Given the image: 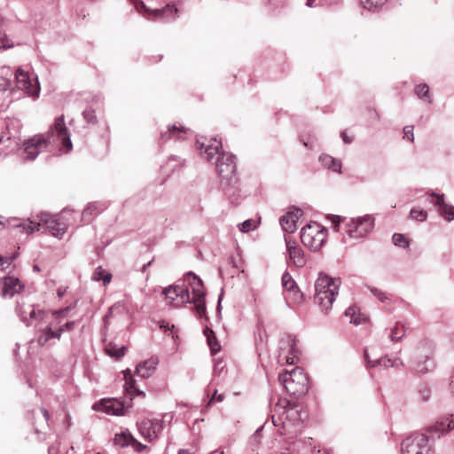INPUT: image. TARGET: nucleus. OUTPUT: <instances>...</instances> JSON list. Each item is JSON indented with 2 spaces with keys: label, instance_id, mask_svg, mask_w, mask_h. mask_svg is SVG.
<instances>
[{
  "label": "nucleus",
  "instance_id": "obj_1",
  "mask_svg": "<svg viewBox=\"0 0 454 454\" xmlns=\"http://www.w3.org/2000/svg\"><path fill=\"white\" fill-rule=\"evenodd\" d=\"M308 411L298 403H291L286 398H279L271 415L272 423L278 427V433L287 435L289 439L301 434Z\"/></svg>",
  "mask_w": 454,
  "mask_h": 454
},
{
  "label": "nucleus",
  "instance_id": "obj_2",
  "mask_svg": "<svg viewBox=\"0 0 454 454\" xmlns=\"http://www.w3.org/2000/svg\"><path fill=\"white\" fill-rule=\"evenodd\" d=\"M196 144L198 149L200 151V154L204 155L208 161L211 160L215 155H218L215 168L220 177V184L222 181L238 178L235 156L229 153L223 152L219 153V150L222 148L221 140H218L216 137H201L200 139H197Z\"/></svg>",
  "mask_w": 454,
  "mask_h": 454
},
{
  "label": "nucleus",
  "instance_id": "obj_3",
  "mask_svg": "<svg viewBox=\"0 0 454 454\" xmlns=\"http://www.w3.org/2000/svg\"><path fill=\"white\" fill-rule=\"evenodd\" d=\"M54 136L62 141V145L67 150L72 148L70 134L64 122V116L56 118L52 128L46 135H35L26 140L23 144V157L26 160H33L37 155L47 149Z\"/></svg>",
  "mask_w": 454,
  "mask_h": 454
},
{
  "label": "nucleus",
  "instance_id": "obj_4",
  "mask_svg": "<svg viewBox=\"0 0 454 454\" xmlns=\"http://www.w3.org/2000/svg\"><path fill=\"white\" fill-rule=\"evenodd\" d=\"M454 429V421L446 418L429 426L425 434H414L402 442L403 454H430L428 442L430 439L440 438Z\"/></svg>",
  "mask_w": 454,
  "mask_h": 454
},
{
  "label": "nucleus",
  "instance_id": "obj_5",
  "mask_svg": "<svg viewBox=\"0 0 454 454\" xmlns=\"http://www.w3.org/2000/svg\"><path fill=\"white\" fill-rule=\"evenodd\" d=\"M340 283V278H333L325 273H319L315 282L314 301L325 313L331 309Z\"/></svg>",
  "mask_w": 454,
  "mask_h": 454
},
{
  "label": "nucleus",
  "instance_id": "obj_6",
  "mask_svg": "<svg viewBox=\"0 0 454 454\" xmlns=\"http://www.w3.org/2000/svg\"><path fill=\"white\" fill-rule=\"evenodd\" d=\"M330 218L335 231H340V224L343 222L345 233L353 239L365 237L374 226V218L371 215L350 219L340 215H332Z\"/></svg>",
  "mask_w": 454,
  "mask_h": 454
},
{
  "label": "nucleus",
  "instance_id": "obj_7",
  "mask_svg": "<svg viewBox=\"0 0 454 454\" xmlns=\"http://www.w3.org/2000/svg\"><path fill=\"white\" fill-rule=\"evenodd\" d=\"M278 380L282 383L286 392L294 396H303L309 389V379L300 367H295L290 372H285L278 375Z\"/></svg>",
  "mask_w": 454,
  "mask_h": 454
},
{
  "label": "nucleus",
  "instance_id": "obj_8",
  "mask_svg": "<svg viewBox=\"0 0 454 454\" xmlns=\"http://www.w3.org/2000/svg\"><path fill=\"white\" fill-rule=\"evenodd\" d=\"M434 352V346L431 342H421L413 352L411 370L417 374L432 372L435 367Z\"/></svg>",
  "mask_w": 454,
  "mask_h": 454
},
{
  "label": "nucleus",
  "instance_id": "obj_9",
  "mask_svg": "<svg viewBox=\"0 0 454 454\" xmlns=\"http://www.w3.org/2000/svg\"><path fill=\"white\" fill-rule=\"evenodd\" d=\"M130 2L134 4L136 10L139 13H143L144 17L149 20L169 22L175 20L177 17L178 9L174 5L167 4L161 9L152 10L141 0H130Z\"/></svg>",
  "mask_w": 454,
  "mask_h": 454
},
{
  "label": "nucleus",
  "instance_id": "obj_10",
  "mask_svg": "<svg viewBox=\"0 0 454 454\" xmlns=\"http://www.w3.org/2000/svg\"><path fill=\"white\" fill-rule=\"evenodd\" d=\"M186 285L190 292V301L193 303L197 314L202 317L206 313L205 295L206 292L202 280L192 272H188L185 276Z\"/></svg>",
  "mask_w": 454,
  "mask_h": 454
},
{
  "label": "nucleus",
  "instance_id": "obj_11",
  "mask_svg": "<svg viewBox=\"0 0 454 454\" xmlns=\"http://www.w3.org/2000/svg\"><path fill=\"white\" fill-rule=\"evenodd\" d=\"M326 237L327 230L317 223H309L301 231V240L302 244L314 250L323 247Z\"/></svg>",
  "mask_w": 454,
  "mask_h": 454
},
{
  "label": "nucleus",
  "instance_id": "obj_12",
  "mask_svg": "<svg viewBox=\"0 0 454 454\" xmlns=\"http://www.w3.org/2000/svg\"><path fill=\"white\" fill-rule=\"evenodd\" d=\"M300 350L297 340L292 335L282 337L279 342V358L286 364H294L299 360Z\"/></svg>",
  "mask_w": 454,
  "mask_h": 454
},
{
  "label": "nucleus",
  "instance_id": "obj_13",
  "mask_svg": "<svg viewBox=\"0 0 454 454\" xmlns=\"http://www.w3.org/2000/svg\"><path fill=\"white\" fill-rule=\"evenodd\" d=\"M15 80L17 88L23 90L27 96L35 98L39 96L40 85L37 77L18 69L15 74Z\"/></svg>",
  "mask_w": 454,
  "mask_h": 454
},
{
  "label": "nucleus",
  "instance_id": "obj_14",
  "mask_svg": "<svg viewBox=\"0 0 454 454\" xmlns=\"http://www.w3.org/2000/svg\"><path fill=\"white\" fill-rule=\"evenodd\" d=\"M163 294L175 307H179L190 301L189 288L184 283L165 288Z\"/></svg>",
  "mask_w": 454,
  "mask_h": 454
},
{
  "label": "nucleus",
  "instance_id": "obj_15",
  "mask_svg": "<svg viewBox=\"0 0 454 454\" xmlns=\"http://www.w3.org/2000/svg\"><path fill=\"white\" fill-rule=\"evenodd\" d=\"M162 429V419H144L140 423H138V430L140 434L148 442H153L158 439Z\"/></svg>",
  "mask_w": 454,
  "mask_h": 454
},
{
  "label": "nucleus",
  "instance_id": "obj_16",
  "mask_svg": "<svg viewBox=\"0 0 454 454\" xmlns=\"http://www.w3.org/2000/svg\"><path fill=\"white\" fill-rule=\"evenodd\" d=\"M285 242L286 251L289 254L288 263H293L294 266L301 268L306 264V257L302 248L297 245L295 241L285 236Z\"/></svg>",
  "mask_w": 454,
  "mask_h": 454
},
{
  "label": "nucleus",
  "instance_id": "obj_17",
  "mask_svg": "<svg viewBox=\"0 0 454 454\" xmlns=\"http://www.w3.org/2000/svg\"><path fill=\"white\" fill-rule=\"evenodd\" d=\"M42 221L49 232L56 238L61 239L67 230V224L61 215H49L42 218Z\"/></svg>",
  "mask_w": 454,
  "mask_h": 454
},
{
  "label": "nucleus",
  "instance_id": "obj_18",
  "mask_svg": "<svg viewBox=\"0 0 454 454\" xmlns=\"http://www.w3.org/2000/svg\"><path fill=\"white\" fill-rule=\"evenodd\" d=\"M224 194L228 197L231 203L239 205L243 199V194L239 188V177L234 180L222 181L220 184Z\"/></svg>",
  "mask_w": 454,
  "mask_h": 454
},
{
  "label": "nucleus",
  "instance_id": "obj_19",
  "mask_svg": "<svg viewBox=\"0 0 454 454\" xmlns=\"http://www.w3.org/2000/svg\"><path fill=\"white\" fill-rule=\"evenodd\" d=\"M1 295L12 298L15 294L20 293L24 286L20 283L18 278L13 276H7L0 279Z\"/></svg>",
  "mask_w": 454,
  "mask_h": 454
},
{
  "label": "nucleus",
  "instance_id": "obj_20",
  "mask_svg": "<svg viewBox=\"0 0 454 454\" xmlns=\"http://www.w3.org/2000/svg\"><path fill=\"white\" fill-rule=\"evenodd\" d=\"M302 215V210L299 207H294L279 218V223L283 231L286 233H294L296 230V223Z\"/></svg>",
  "mask_w": 454,
  "mask_h": 454
},
{
  "label": "nucleus",
  "instance_id": "obj_21",
  "mask_svg": "<svg viewBox=\"0 0 454 454\" xmlns=\"http://www.w3.org/2000/svg\"><path fill=\"white\" fill-rule=\"evenodd\" d=\"M430 196L436 198L434 203L439 207L440 214L444 217V219L448 222L454 220V206L444 202V194L431 192ZM431 202H433V200H431Z\"/></svg>",
  "mask_w": 454,
  "mask_h": 454
},
{
  "label": "nucleus",
  "instance_id": "obj_22",
  "mask_svg": "<svg viewBox=\"0 0 454 454\" xmlns=\"http://www.w3.org/2000/svg\"><path fill=\"white\" fill-rule=\"evenodd\" d=\"M158 365V359L151 357L145 361L139 363L136 367V374L138 377L146 379L149 378L156 370Z\"/></svg>",
  "mask_w": 454,
  "mask_h": 454
},
{
  "label": "nucleus",
  "instance_id": "obj_23",
  "mask_svg": "<svg viewBox=\"0 0 454 454\" xmlns=\"http://www.w3.org/2000/svg\"><path fill=\"white\" fill-rule=\"evenodd\" d=\"M64 332L63 327H59L57 330H52L51 326L47 325L44 329L41 330L37 337V343L40 346H44L51 339H60L62 333Z\"/></svg>",
  "mask_w": 454,
  "mask_h": 454
},
{
  "label": "nucleus",
  "instance_id": "obj_24",
  "mask_svg": "<svg viewBox=\"0 0 454 454\" xmlns=\"http://www.w3.org/2000/svg\"><path fill=\"white\" fill-rule=\"evenodd\" d=\"M102 406V410L110 415H123L124 406L121 403L115 399L102 400L99 403Z\"/></svg>",
  "mask_w": 454,
  "mask_h": 454
},
{
  "label": "nucleus",
  "instance_id": "obj_25",
  "mask_svg": "<svg viewBox=\"0 0 454 454\" xmlns=\"http://www.w3.org/2000/svg\"><path fill=\"white\" fill-rule=\"evenodd\" d=\"M364 356H365L367 364L372 367L380 366L383 368H388V367L403 366V363L400 359L392 360L387 356H384V357H380L376 360H370L366 351L364 352Z\"/></svg>",
  "mask_w": 454,
  "mask_h": 454
},
{
  "label": "nucleus",
  "instance_id": "obj_26",
  "mask_svg": "<svg viewBox=\"0 0 454 454\" xmlns=\"http://www.w3.org/2000/svg\"><path fill=\"white\" fill-rule=\"evenodd\" d=\"M186 134V129L184 126L168 125L166 131H162L160 134V139L163 142L168 141L171 137L176 139H184Z\"/></svg>",
  "mask_w": 454,
  "mask_h": 454
},
{
  "label": "nucleus",
  "instance_id": "obj_27",
  "mask_svg": "<svg viewBox=\"0 0 454 454\" xmlns=\"http://www.w3.org/2000/svg\"><path fill=\"white\" fill-rule=\"evenodd\" d=\"M12 226L19 229L20 232L26 233V234H31L35 231H40L41 229V223H35L33 224L31 221H24V220H14Z\"/></svg>",
  "mask_w": 454,
  "mask_h": 454
},
{
  "label": "nucleus",
  "instance_id": "obj_28",
  "mask_svg": "<svg viewBox=\"0 0 454 454\" xmlns=\"http://www.w3.org/2000/svg\"><path fill=\"white\" fill-rule=\"evenodd\" d=\"M104 208V205L98 202H91L82 211V219L86 222H90L94 215L103 211Z\"/></svg>",
  "mask_w": 454,
  "mask_h": 454
},
{
  "label": "nucleus",
  "instance_id": "obj_29",
  "mask_svg": "<svg viewBox=\"0 0 454 454\" xmlns=\"http://www.w3.org/2000/svg\"><path fill=\"white\" fill-rule=\"evenodd\" d=\"M304 444V442L294 441L290 443L286 442V445L282 447L280 450L276 451L273 454H299L301 447Z\"/></svg>",
  "mask_w": 454,
  "mask_h": 454
},
{
  "label": "nucleus",
  "instance_id": "obj_30",
  "mask_svg": "<svg viewBox=\"0 0 454 454\" xmlns=\"http://www.w3.org/2000/svg\"><path fill=\"white\" fill-rule=\"evenodd\" d=\"M91 278L94 281H102L103 285L106 286L108 285L112 279V274L106 271L101 266L96 268L95 271L92 274Z\"/></svg>",
  "mask_w": 454,
  "mask_h": 454
},
{
  "label": "nucleus",
  "instance_id": "obj_31",
  "mask_svg": "<svg viewBox=\"0 0 454 454\" xmlns=\"http://www.w3.org/2000/svg\"><path fill=\"white\" fill-rule=\"evenodd\" d=\"M322 164L327 167L329 169H332L334 172H340L341 163L340 161L333 159L332 156L325 155L320 158Z\"/></svg>",
  "mask_w": 454,
  "mask_h": 454
},
{
  "label": "nucleus",
  "instance_id": "obj_32",
  "mask_svg": "<svg viewBox=\"0 0 454 454\" xmlns=\"http://www.w3.org/2000/svg\"><path fill=\"white\" fill-rule=\"evenodd\" d=\"M205 334L207 336V341L208 346L210 347L211 352L213 354L219 352L221 349V346L216 340L215 333L210 329H207L205 331Z\"/></svg>",
  "mask_w": 454,
  "mask_h": 454
},
{
  "label": "nucleus",
  "instance_id": "obj_33",
  "mask_svg": "<svg viewBox=\"0 0 454 454\" xmlns=\"http://www.w3.org/2000/svg\"><path fill=\"white\" fill-rule=\"evenodd\" d=\"M282 286L289 292H295L298 289L296 282L287 271L282 276Z\"/></svg>",
  "mask_w": 454,
  "mask_h": 454
},
{
  "label": "nucleus",
  "instance_id": "obj_34",
  "mask_svg": "<svg viewBox=\"0 0 454 454\" xmlns=\"http://www.w3.org/2000/svg\"><path fill=\"white\" fill-rule=\"evenodd\" d=\"M344 315L347 317H350V323L355 325H359L361 323V314L359 313L358 309L355 306L348 307L346 310Z\"/></svg>",
  "mask_w": 454,
  "mask_h": 454
},
{
  "label": "nucleus",
  "instance_id": "obj_35",
  "mask_svg": "<svg viewBox=\"0 0 454 454\" xmlns=\"http://www.w3.org/2000/svg\"><path fill=\"white\" fill-rule=\"evenodd\" d=\"M16 313L20 317V320L25 323L27 325H29V319L27 317L28 309L27 305L24 303L18 302L16 307Z\"/></svg>",
  "mask_w": 454,
  "mask_h": 454
},
{
  "label": "nucleus",
  "instance_id": "obj_36",
  "mask_svg": "<svg viewBox=\"0 0 454 454\" xmlns=\"http://www.w3.org/2000/svg\"><path fill=\"white\" fill-rule=\"evenodd\" d=\"M415 93L419 98H428V103H431L429 98V88L426 83H420L415 88Z\"/></svg>",
  "mask_w": 454,
  "mask_h": 454
},
{
  "label": "nucleus",
  "instance_id": "obj_37",
  "mask_svg": "<svg viewBox=\"0 0 454 454\" xmlns=\"http://www.w3.org/2000/svg\"><path fill=\"white\" fill-rule=\"evenodd\" d=\"M403 328V325L402 326L396 325L391 330L390 335H389V339L391 341L395 342L404 337L405 331Z\"/></svg>",
  "mask_w": 454,
  "mask_h": 454
},
{
  "label": "nucleus",
  "instance_id": "obj_38",
  "mask_svg": "<svg viewBox=\"0 0 454 454\" xmlns=\"http://www.w3.org/2000/svg\"><path fill=\"white\" fill-rule=\"evenodd\" d=\"M410 217L413 220L424 222L427 217V212L423 209L412 208L410 211Z\"/></svg>",
  "mask_w": 454,
  "mask_h": 454
},
{
  "label": "nucleus",
  "instance_id": "obj_39",
  "mask_svg": "<svg viewBox=\"0 0 454 454\" xmlns=\"http://www.w3.org/2000/svg\"><path fill=\"white\" fill-rule=\"evenodd\" d=\"M129 440L134 441L131 434L129 432H124L120 434H115L114 442L116 444L121 446H126L129 444Z\"/></svg>",
  "mask_w": 454,
  "mask_h": 454
},
{
  "label": "nucleus",
  "instance_id": "obj_40",
  "mask_svg": "<svg viewBox=\"0 0 454 454\" xmlns=\"http://www.w3.org/2000/svg\"><path fill=\"white\" fill-rule=\"evenodd\" d=\"M106 351L111 356H114L115 358L120 359L125 355L126 348L124 346L120 348H116L115 346L108 347Z\"/></svg>",
  "mask_w": 454,
  "mask_h": 454
},
{
  "label": "nucleus",
  "instance_id": "obj_41",
  "mask_svg": "<svg viewBox=\"0 0 454 454\" xmlns=\"http://www.w3.org/2000/svg\"><path fill=\"white\" fill-rule=\"evenodd\" d=\"M125 379H126L125 385H126L128 390L134 389V391L136 392L137 395H145L144 392L135 389V380L132 379V377L130 375V371L129 369L125 372Z\"/></svg>",
  "mask_w": 454,
  "mask_h": 454
},
{
  "label": "nucleus",
  "instance_id": "obj_42",
  "mask_svg": "<svg viewBox=\"0 0 454 454\" xmlns=\"http://www.w3.org/2000/svg\"><path fill=\"white\" fill-rule=\"evenodd\" d=\"M256 226H257V223L254 220L248 219V220H246L243 223H241L239 225V229L242 232H249V231L254 230L256 228Z\"/></svg>",
  "mask_w": 454,
  "mask_h": 454
},
{
  "label": "nucleus",
  "instance_id": "obj_43",
  "mask_svg": "<svg viewBox=\"0 0 454 454\" xmlns=\"http://www.w3.org/2000/svg\"><path fill=\"white\" fill-rule=\"evenodd\" d=\"M387 0H361L365 9L371 10L381 6Z\"/></svg>",
  "mask_w": 454,
  "mask_h": 454
},
{
  "label": "nucleus",
  "instance_id": "obj_44",
  "mask_svg": "<svg viewBox=\"0 0 454 454\" xmlns=\"http://www.w3.org/2000/svg\"><path fill=\"white\" fill-rule=\"evenodd\" d=\"M392 240L395 246L405 247H408V245H409L405 237L400 233H395L392 237Z\"/></svg>",
  "mask_w": 454,
  "mask_h": 454
},
{
  "label": "nucleus",
  "instance_id": "obj_45",
  "mask_svg": "<svg viewBox=\"0 0 454 454\" xmlns=\"http://www.w3.org/2000/svg\"><path fill=\"white\" fill-rule=\"evenodd\" d=\"M82 116L89 123H95L97 121V117L95 114V111L91 108H87L82 112Z\"/></svg>",
  "mask_w": 454,
  "mask_h": 454
},
{
  "label": "nucleus",
  "instance_id": "obj_46",
  "mask_svg": "<svg viewBox=\"0 0 454 454\" xmlns=\"http://www.w3.org/2000/svg\"><path fill=\"white\" fill-rule=\"evenodd\" d=\"M27 309H28L27 317H28L29 321L31 319H36V318L42 319L43 318V316L44 315L43 311L40 310V311H38V313H36L35 308L31 304H27Z\"/></svg>",
  "mask_w": 454,
  "mask_h": 454
},
{
  "label": "nucleus",
  "instance_id": "obj_47",
  "mask_svg": "<svg viewBox=\"0 0 454 454\" xmlns=\"http://www.w3.org/2000/svg\"><path fill=\"white\" fill-rule=\"evenodd\" d=\"M370 290H371V293L373 294V296H375L380 301L384 302L387 300V294L384 293L383 291H381L376 287H372Z\"/></svg>",
  "mask_w": 454,
  "mask_h": 454
},
{
  "label": "nucleus",
  "instance_id": "obj_48",
  "mask_svg": "<svg viewBox=\"0 0 454 454\" xmlns=\"http://www.w3.org/2000/svg\"><path fill=\"white\" fill-rule=\"evenodd\" d=\"M419 398L421 399V401L423 402H427V400H429L430 398V395H431V391L429 389V387H423L421 389L419 390Z\"/></svg>",
  "mask_w": 454,
  "mask_h": 454
},
{
  "label": "nucleus",
  "instance_id": "obj_49",
  "mask_svg": "<svg viewBox=\"0 0 454 454\" xmlns=\"http://www.w3.org/2000/svg\"><path fill=\"white\" fill-rule=\"evenodd\" d=\"M404 137H407L411 142L414 141L413 136V126H405L403 128Z\"/></svg>",
  "mask_w": 454,
  "mask_h": 454
},
{
  "label": "nucleus",
  "instance_id": "obj_50",
  "mask_svg": "<svg viewBox=\"0 0 454 454\" xmlns=\"http://www.w3.org/2000/svg\"><path fill=\"white\" fill-rule=\"evenodd\" d=\"M223 370H224V365L223 364V363L221 361H218L215 364L214 374L220 376L222 374V372H223Z\"/></svg>",
  "mask_w": 454,
  "mask_h": 454
},
{
  "label": "nucleus",
  "instance_id": "obj_51",
  "mask_svg": "<svg viewBox=\"0 0 454 454\" xmlns=\"http://www.w3.org/2000/svg\"><path fill=\"white\" fill-rule=\"evenodd\" d=\"M223 400V395H217V390L214 391L212 397L210 398L208 404H211L214 402H222Z\"/></svg>",
  "mask_w": 454,
  "mask_h": 454
},
{
  "label": "nucleus",
  "instance_id": "obj_52",
  "mask_svg": "<svg viewBox=\"0 0 454 454\" xmlns=\"http://www.w3.org/2000/svg\"><path fill=\"white\" fill-rule=\"evenodd\" d=\"M9 86V81L4 77H0V90H5Z\"/></svg>",
  "mask_w": 454,
  "mask_h": 454
},
{
  "label": "nucleus",
  "instance_id": "obj_53",
  "mask_svg": "<svg viewBox=\"0 0 454 454\" xmlns=\"http://www.w3.org/2000/svg\"><path fill=\"white\" fill-rule=\"evenodd\" d=\"M75 323L74 321H70V322H67L64 325H62L61 327L64 328V331L66 330H71L74 328Z\"/></svg>",
  "mask_w": 454,
  "mask_h": 454
},
{
  "label": "nucleus",
  "instance_id": "obj_54",
  "mask_svg": "<svg viewBox=\"0 0 454 454\" xmlns=\"http://www.w3.org/2000/svg\"><path fill=\"white\" fill-rule=\"evenodd\" d=\"M341 137H342V139H343L344 143H346V144H350V143L352 142V139H351V138H349V137L347 136V134H346V132H345V131H342V132H341Z\"/></svg>",
  "mask_w": 454,
  "mask_h": 454
},
{
  "label": "nucleus",
  "instance_id": "obj_55",
  "mask_svg": "<svg viewBox=\"0 0 454 454\" xmlns=\"http://www.w3.org/2000/svg\"><path fill=\"white\" fill-rule=\"evenodd\" d=\"M11 262L5 260L2 255H0V269H4V265L7 264L9 265Z\"/></svg>",
  "mask_w": 454,
  "mask_h": 454
},
{
  "label": "nucleus",
  "instance_id": "obj_56",
  "mask_svg": "<svg viewBox=\"0 0 454 454\" xmlns=\"http://www.w3.org/2000/svg\"><path fill=\"white\" fill-rule=\"evenodd\" d=\"M41 411L43 412V415L45 420L48 421L50 419V414H49L48 411L45 408L42 407Z\"/></svg>",
  "mask_w": 454,
  "mask_h": 454
},
{
  "label": "nucleus",
  "instance_id": "obj_57",
  "mask_svg": "<svg viewBox=\"0 0 454 454\" xmlns=\"http://www.w3.org/2000/svg\"><path fill=\"white\" fill-rule=\"evenodd\" d=\"M112 316V308L109 309L107 314L105 316V323L107 324L108 318Z\"/></svg>",
  "mask_w": 454,
  "mask_h": 454
},
{
  "label": "nucleus",
  "instance_id": "obj_58",
  "mask_svg": "<svg viewBox=\"0 0 454 454\" xmlns=\"http://www.w3.org/2000/svg\"><path fill=\"white\" fill-rule=\"evenodd\" d=\"M145 448H146L145 445H144V444H142L140 442H137V450L141 451L142 450H144Z\"/></svg>",
  "mask_w": 454,
  "mask_h": 454
},
{
  "label": "nucleus",
  "instance_id": "obj_59",
  "mask_svg": "<svg viewBox=\"0 0 454 454\" xmlns=\"http://www.w3.org/2000/svg\"><path fill=\"white\" fill-rule=\"evenodd\" d=\"M177 454H192L188 450L180 449Z\"/></svg>",
  "mask_w": 454,
  "mask_h": 454
},
{
  "label": "nucleus",
  "instance_id": "obj_60",
  "mask_svg": "<svg viewBox=\"0 0 454 454\" xmlns=\"http://www.w3.org/2000/svg\"><path fill=\"white\" fill-rule=\"evenodd\" d=\"M316 0H307L306 5L309 7H312L314 5Z\"/></svg>",
  "mask_w": 454,
  "mask_h": 454
},
{
  "label": "nucleus",
  "instance_id": "obj_61",
  "mask_svg": "<svg viewBox=\"0 0 454 454\" xmlns=\"http://www.w3.org/2000/svg\"><path fill=\"white\" fill-rule=\"evenodd\" d=\"M177 160V158L176 156H171L168 158V165L171 162V161H176Z\"/></svg>",
  "mask_w": 454,
  "mask_h": 454
},
{
  "label": "nucleus",
  "instance_id": "obj_62",
  "mask_svg": "<svg viewBox=\"0 0 454 454\" xmlns=\"http://www.w3.org/2000/svg\"><path fill=\"white\" fill-rule=\"evenodd\" d=\"M66 310H67V309L60 310V311H56V312H54V313H53V315H55V316H59V315L63 314Z\"/></svg>",
  "mask_w": 454,
  "mask_h": 454
},
{
  "label": "nucleus",
  "instance_id": "obj_63",
  "mask_svg": "<svg viewBox=\"0 0 454 454\" xmlns=\"http://www.w3.org/2000/svg\"><path fill=\"white\" fill-rule=\"evenodd\" d=\"M33 269H34L35 271H40V268L38 267L37 264H35Z\"/></svg>",
  "mask_w": 454,
  "mask_h": 454
},
{
  "label": "nucleus",
  "instance_id": "obj_64",
  "mask_svg": "<svg viewBox=\"0 0 454 454\" xmlns=\"http://www.w3.org/2000/svg\"><path fill=\"white\" fill-rule=\"evenodd\" d=\"M308 442H309V445H311V444H312V442H313L312 438H309V439H308Z\"/></svg>",
  "mask_w": 454,
  "mask_h": 454
}]
</instances>
